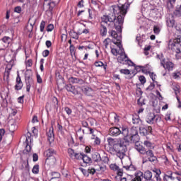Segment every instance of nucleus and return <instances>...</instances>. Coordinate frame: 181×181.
<instances>
[{
    "instance_id": "nucleus-1",
    "label": "nucleus",
    "mask_w": 181,
    "mask_h": 181,
    "mask_svg": "<svg viewBox=\"0 0 181 181\" xmlns=\"http://www.w3.org/2000/svg\"><path fill=\"white\" fill-rule=\"evenodd\" d=\"M134 2V0H127V3L113 6V13L107 15H103L101 19L100 27V36H107V27L103 23H112L114 25L116 30L120 33L122 32V24L127 12L129 8V5Z\"/></svg>"
},
{
    "instance_id": "nucleus-23",
    "label": "nucleus",
    "mask_w": 181,
    "mask_h": 181,
    "mask_svg": "<svg viewBox=\"0 0 181 181\" xmlns=\"http://www.w3.org/2000/svg\"><path fill=\"white\" fill-rule=\"evenodd\" d=\"M82 160L83 161L84 163H86V164L93 163V159H91V158H90L86 154H83L82 156Z\"/></svg>"
},
{
    "instance_id": "nucleus-64",
    "label": "nucleus",
    "mask_w": 181,
    "mask_h": 181,
    "mask_svg": "<svg viewBox=\"0 0 181 181\" xmlns=\"http://www.w3.org/2000/svg\"><path fill=\"white\" fill-rule=\"evenodd\" d=\"M175 29L177 32H181V24L178 23L175 25Z\"/></svg>"
},
{
    "instance_id": "nucleus-24",
    "label": "nucleus",
    "mask_w": 181,
    "mask_h": 181,
    "mask_svg": "<svg viewBox=\"0 0 181 181\" xmlns=\"http://www.w3.org/2000/svg\"><path fill=\"white\" fill-rule=\"evenodd\" d=\"M132 122L134 125H138L141 124V118H139V116L135 115L132 117Z\"/></svg>"
},
{
    "instance_id": "nucleus-44",
    "label": "nucleus",
    "mask_w": 181,
    "mask_h": 181,
    "mask_svg": "<svg viewBox=\"0 0 181 181\" xmlns=\"http://www.w3.org/2000/svg\"><path fill=\"white\" fill-rule=\"evenodd\" d=\"M45 26H46V22L45 21H41L40 26V32L45 31Z\"/></svg>"
},
{
    "instance_id": "nucleus-18",
    "label": "nucleus",
    "mask_w": 181,
    "mask_h": 181,
    "mask_svg": "<svg viewBox=\"0 0 181 181\" xmlns=\"http://www.w3.org/2000/svg\"><path fill=\"white\" fill-rule=\"evenodd\" d=\"M65 88L69 93H72V94H74V95H78V90H77V89H76V87L71 84L66 85Z\"/></svg>"
},
{
    "instance_id": "nucleus-40",
    "label": "nucleus",
    "mask_w": 181,
    "mask_h": 181,
    "mask_svg": "<svg viewBox=\"0 0 181 181\" xmlns=\"http://www.w3.org/2000/svg\"><path fill=\"white\" fill-rule=\"evenodd\" d=\"M119 71L121 74H124L125 76L131 74V71H129V69H120Z\"/></svg>"
},
{
    "instance_id": "nucleus-47",
    "label": "nucleus",
    "mask_w": 181,
    "mask_h": 181,
    "mask_svg": "<svg viewBox=\"0 0 181 181\" xmlns=\"http://www.w3.org/2000/svg\"><path fill=\"white\" fill-rule=\"evenodd\" d=\"M22 87H23V83H16L15 86V90L18 91L19 90H22Z\"/></svg>"
},
{
    "instance_id": "nucleus-58",
    "label": "nucleus",
    "mask_w": 181,
    "mask_h": 181,
    "mask_svg": "<svg viewBox=\"0 0 181 181\" xmlns=\"http://www.w3.org/2000/svg\"><path fill=\"white\" fill-rule=\"evenodd\" d=\"M33 162H37L39 160V156L36 153L33 154Z\"/></svg>"
},
{
    "instance_id": "nucleus-5",
    "label": "nucleus",
    "mask_w": 181,
    "mask_h": 181,
    "mask_svg": "<svg viewBox=\"0 0 181 181\" xmlns=\"http://www.w3.org/2000/svg\"><path fill=\"white\" fill-rule=\"evenodd\" d=\"M118 47L120 51V55L117 57V62L118 63H120L121 64H128L129 66H131V64H134V62L128 58V55L125 54V52L124 51V48L122 47V45L118 44Z\"/></svg>"
},
{
    "instance_id": "nucleus-13",
    "label": "nucleus",
    "mask_w": 181,
    "mask_h": 181,
    "mask_svg": "<svg viewBox=\"0 0 181 181\" xmlns=\"http://www.w3.org/2000/svg\"><path fill=\"white\" fill-rule=\"evenodd\" d=\"M140 135L142 136H146L149 134H152V127L148 126L147 127H139Z\"/></svg>"
},
{
    "instance_id": "nucleus-45",
    "label": "nucleus",
    "mask_w": 181,
    "mask_h": 181,
    "mask_svg": "<svg viewBox=\"0 0 181 181\" xmlns=\"http://www.w3.org/2000/svg\"><path fill=\"white\" fill-rule=\"evenodd\" d=\"M174 15H175V16H177V18L181 17V10L180 8H178L175 10V11L174 12Z\"/></svg>"
},
{
    "instance_id": "nucleus-43",
    "label": "nucleus",
    "mask_w": 181,
    "mask_h": 181,
    "mask_svg": "<svg viewBox=\"0 0 181 181\" xmlns=\"http://www.w3.org/2000/svg\"><path fill=\"white\" fill-rule=\"evenodd\" d=\"M79 169H80L81 172L83 173V175L86 176V177H88V176H89L88 170H87L83 168H80Z\"/></svg>"
},
{
    "instance_id": "nucleus-61",
    "label": "nucleus",
    "mask_w": 181,
    "mask_h": 181,
    "mask_svg": "<svg viewBox=\"0 0 181 181\" xmlns=\"http://www.w3.org/2000/svg\"><path fill=\"white\" fill-rule=\"evenodd\" d=\"M173 90L175 91V94L176 97H177V94H179L180 90H179V86H174Z\"/></svg>"
},
{
    "instance_id": "nucleus-11",
    "label": "nucleus",
    "mask_w": 181,
    "mask_h": 181,
    "mask_svg": "<svg viewBox=\"0 0 181 181\" xmlns=\"http://www.w3.org/2000/svg\"><path fill=\"white\" fill-rule=\"evenodd\" d=\"M109 160L110 159L108 158V157H103L100 161L102 165H99V168H97L96 170H98V172H100V170H102V172H104L105 169H107V166H105V165H108Z\"/></svg>"
},
{
    "instance_id": "nucleus-9",
    "label": "nucleus",
    "mask_w": 181,
    "mask_h": 181,
    "mask_svg": "<svg viewBox=\"0 0 181 181\" xmlns=\"http://www.w3.org/2000/svg\"><path fill=\"white\" fill-rule=\"evenodd\" d=\"M129 135L132 142H139V135H138L136 127H132L129 132Z\"/></svg>"
},
{
    "instance_id": "nucleus-28",
    "label": "nucleus",
    "mask_w": 181,
    "mask_h": 181,
    "mask_svg": "<svg viewBox=\"0 0 181 181\" xmlns=\"http://www.w3.org/2000/svg\"><path fill=\"white\" fill-rule=\"evenodd\" d=\"M176 0H167V6L168 9H173Z\"/></svg>"
},
{
    "instance_id": "nucleus-41",
    "label": "nucleus",
    "mask_w": 181,
    "mask_h": 181,
    "mask_svg": "<svg viewBox=\"0 0 181 181\" xmlns=\"http://www.w3.org/2000/svg\"><path fill=\"white\" fill-rule=\"evenodd\" d=\"M132 64V66H134L135 67V70H136L137 72H139V71H141V70H142L143 69H145L144 66H136L135 64H134V63H133V64Z\"/></svg>"
},
{
    "instance_id": "nucleus-39",
    "label": "nucleus",
    "mask_w": 181,
    "mask_h": 181,
    "mask_svg": "<svg viewBox=\"0 0 181 181\" xmlns=\"http://www.w3.org/2000/svg\"><path fill=\"white\" fill-rule=\"evenodd\" d=\"M33 173L35 175H37L39 173V165H34L33 170H32Z\"/></svg>"
},
{
    "instance_id": "nucleus-42",
    "label": "nucleus",
    "mask_w": 181,
    "mask_h": 181,
    "mask_svg": "<svg viewBox=\"0 0 181 181\" xmlns=\"http://www.w3.org/2000/svg\"><path fill=\"white\" fill-rule=\"evenodd\" d=\"M155 88V83H151L150 85L146 88V91H152Z\"/></svg>"
},
{
    "instance_id": "nucleus-59",
    "label": "nucleus",
    "mask_w": 181,
    "mask_h": 181,
    "mask_svg": "<svg viewBox=\"0 0 181 181\" xmlns=\"http://www.w3.org/2000/svg\"><path fill=\"white\" fill-rule=\"evenodd\" d=\"M14 12H16V13H21L22 12V8L21 6L15 7Z\"/></svg>"
},
{
    "instance_id": "nucleus-7",
    "label": "nucleus",
    "mask_w": 181,
    "mask_h": 181,
    "mask_svg": "<svg viewBox=\"0 0 181 181\" xmlns=\"http://www.w3.org/2000/svg\"><path fill=\"white\" fill-rule=\"evenodd\" d=\"M161 120L162 117L159 115H155V113H149L146 118V123L151 125L158 124Z\"/></svg>"
},
{
    "instance_id": "nucleus-52",
    "label": "nucleus",
    "mask_w": 181,
    "mask_h": 181,
    "mask_svg": "<svg viewBox=\"0 0 181 181\" xmlns=\"http://www.w3.org/2000/svg\"><path fill=\"white\" fill-rule=\"evenodd\" d=\"M110 168V169H112V170H114L115 172H117L119 167L116 164H111Z\"/></svg>"
},
{
    "instance_id": "nucleus-48",
    "label": "nucleus",
    "mask_w": 181,
    "mask_h": 181,
    "mask_svg": "<svg viewBox=\"0 0 181 181\" xmlns=\"http://www.w3.org/2000/svg\"><path fill=\"white\" fill-rule=\"evenodd\" d=\"M110 44V38H106L104 41H103V45L105 46V49H108V45Z\"/></svg>"
},
{
    "instance_id": "nucleus-16",
    "label": "nucleus",
    "mask_w": 181,
    "mask_h": 181,
    "mask_svg": "<svg viewBox=\"0 0 181 181\" xmlns=\"http://www.w3.org/2000/svg\"><path fill=\"white\" fill-rule=\"evenodd\" d=\"M68 80L71 84H84V81L80 78L71 76Z\"/></svg>"
},
{
    "instance_id": "nucleus-36",
    "label": "nucleus",
    "mask_w": 181,
    "mask_h": 181,
    "mask_svg": "<svg viewBox=\"0 0 181 181\" xmlns=\"http://www.w3.org/2000/svg\"><path fill=\"white\" fill-rule=\"evenodd\" d=\"M83 153H76V154L75 155V157H74V160H81V159H83Z\"/></svg>"
},
{
    "instance_id": "nucleus-19",
    "label": "nucleus",
    "mask_w": 181,
    "mask_h": 181,
    "mask_svg": "<svg viewBox=\"0 0 181 181\" xmlns=\"http://www.w3.org/2000/svg\"><path fill=\"white\" fill-rule=\"evenodd\" d=\"M47 140L49 142V144H52L53 141H54V133L53 132V127H50L49 129V131L47 132Z\"/></svg>"
},
{
    "instance_id": "nucleus-26",
    "label": "nucleus",
    "mask_w": 181,
    "mask_h": 181,
    "mask_svg": "<svg viewBox=\"0 0 181 181\" xmlns=\"http://www.w3.org/2000/svg\"><path fill=\"white\" fill-rule=\"evenodd\" d=\"M166 23L168 28H173L175 26V20L173 18H167Z\"/></svg>"
},
{
    "instance_id": "nucleus-21",
    "label": "nucleus",
    "mask_w": 181,
    "mask_h": 181,
    "mask_svg": "<svg viewBox=\"0 0 181 181\" xmlns=\"http://www.w3.org/2000/svg\"><path fill=\"white\" fill-rule=\"evenodd\" d=\"M92 160L93 162L100 163L101 162V156L98 153H95L92 154Z\"/></svg>"
},
{
    "instance_id": "nucleus-57",
    "label": "nucleus",
    "mask_w": 181,
    "mask_h": 181,
    "mask_svg": "<svg viewBox=\"0 0 181 181\" xmlns=\"http://www.w3.org/2000/svg\"><path fill=\"white\" fill-rule=\"evenodd\" d=\"M5 135V129H0V142L2 141V137Z\"/></svg>"
},
{
    "instance_id": "nucleus-56",
    "label": "nucleus",
    "mask_w": 181,
    "mask_h": 181,
    "mask_svg": "<svg viewBox=\"0 0 181 181\" xmlns=\"http://www.w3.org/2000/svg\"><path fill=\"white\" fill-rule=\"evenodd\" d=\"M136 95L141 96L143 94L142 90H141V88H137L136 89Z\"/></svg>"
},
{
    "instance_id": "nucleus-22",
    "label": "nucleus",
    "mask_w": 181,
    "mask_h": 181,
    "mask_svg": "<svg viewBox=\"0 0 181 181\" xmlns=\"http://www.w3.org/2000/svg\"><path fill=\"white\" fill-rule=\"evenodd\" d=\"M45 155L47 158H51V156H54V155H56V151L53 148H49L45 151Z\"/></svg>"
},
{
    "instance_id": "nucleus-30",
    "label": "nucleus",
    "mask_w": 181,
    "mask_h": 181,
    "mask_svg": "<svg viewBox=\"0 0 181 181\" xmlns=\"http://www.w3.org/2000/svg\"><path fill=\"white\" fill-rule=\"evenodd\" d=\"M120 134H122V135H123V136H124V138H127V136H128V135H129V130L127 127H123V128H122Z\"/></svg>"
},
{
    "instance_id": "nucleus-34",
    "label": "nucleus",
    "mask_w": 181,
    "mask_h": 181,
    "mask_svg": "<svg viewBox=\"0 0 181 181\" xmlns=\"http://www.w3.org/2000/svg\"><path fill=\"white\" fill-rule=\"evenodd\" d=\"M2 42L5 43L6 46H9V44L11 43V37H4L1 39Z\"/></svg>"
},
{
    "instance_id": "nucleus-14",
    "label": "nucleus",
    "mask_w": 181,
    "mask_h": 181,
    "mask_svg": "<svg viewBox=\"0 0 181 181\" xmlns=\"http://www.w3.org/2000/svg\"><path fill=\"white\" fill-rule=\"evenodd\" d=\"M134 143H135L134 148L136 149V151H137L139 153H141V155H145L146 148H145V147L142 146V144H141V143H139V141H136Z\"/></svg>"
},
{
    "instance_id": "nucleus-17",
    "label": "nucleus",
    "mask_w": 181,
    "mask_h": 181,
    "mask_svg": "<svg viewBox=\"0 0 181 181\" xmlns=\"http://www.w3.org/2000/svg\"><path fill=\"white\" fill-rule=\"evenodd\" d=\"M109 134L112 136H118V135H121V130L118 127H111L109 130Z\"/></svg>"
},
{
    "instance_id": "nucleus-50",
    "label": "nucleus",
    "mask_w": 181,
    "mask_h": 181,
    "mask_svg": "<svg viewBox=\"0 0 181 181\" xmlns=\"http://www.w3.org/2000/svg\"><path fill=\"white\" fill-rule=\"evenodd\" d=\"M139 80L142 84H145L146 83V78H145V76H140Z\"/></svg>"
},
{
    "instance_id": "nucleus-4",
    "label": "nucleus",
    "mask_w": 181,
    "mask_h": 181,
    "mask_svg": "<svg viewBox=\"0 0 181 181\" xmlns=\"http://www.w3.org/2000/svg\"><path fill=\"white\" fill-rule=\"evenodd\" d=\"M132 179L131 181H142V179H145V181H155L152 178V172L147 170L144 173L141 171H137L134 173V175H129L127 179Z\"/></svg>"
},
{
    "instance_id": "nucleus-25",
    "label": "nucleus",
    "mask_w": 181,
    "mask_h": 181,
    "mask_svg": "<svg viewBox=\"0 0 181 181\" xmlns=\"http://www.w3.org/2000/svg\"><path fill=\"white\" fill-rule=\"evenodd\" d=\"M107 142L110 146H113V149H114L115 145H117L118 144V141H117V139H114L112 138H108Z\"/></svg>"
},
{
    "instance_id": "nucleus-54",
    "label": "nucleus",
    "mask_w": 181,
    "mask_h": 181,
    "mask_svg": "<svg viewBox=\"0 0 181 181\" xmlns=\"http://www.w3.org/2000/svg\"><path fill=\"white\" fill-rule=\"evenodd\" d=\"M69 50H70L71 54H74V53H76V49L74 48V45H71L69 47Z\"/></svg>"
},
{
    "instance_id": "nucleus-38",
    "label": "nucleus",
    "mask_w": 181,
    "mask_h": 181,
    "mask_svg": "<svg viewBox=\"0 0 181 181\" xmlns=\"http://www.w3.org/2000/svg\"><path fill=\"white\" fill-rule=\"evenodd\" d=\"M138 105H145V99H144L142 97H140L137 100Z\"/></svg>"
},
{
    "instance_id": "nucleus-51",
    "label": "nucleus",
    "mask_w": 181,
    "mask_h": 181,
    "mask_svg": "<svg viewBox=\"0 0 181 181\" xmlns=\"http://www.w3.org/2000/svg\"><path fill=\"white\" fill-rule=\"evenodd\" d=\"M54 29V25L53 24H49L47 27V32H52Z\"/></svg>"
},
{
    "instance_id": "nucleus-32",
    "label": "nucleus",
    "mask_w": 181,
    "mask_h": 181,
    "mask_svg": "<svg viewBox=\"0 0 181 181\" xmlns=\"http://www.w3.org/2000/svg\"><path fill=\"white\" fill-rule=\"evenodd\" d=\"M95 67H103L104 70H107V65H105L101 61L95 62Z\"/></svg>"
},
{
    "instance_id": "nucleus-20",
    "label": "nucleus",
    "mask_w": 181,
    "mask_h": 181,
    "mask_svg": "<svg viewBox=\"0 0 181 181\" xmlns=\"http://www.w3.org/2000/svg\"><path fill=\"white\" fill-rule=\"evenodd\" d=\"M81 31L79 30H78V32L76 33L74 30H71L69 32V36H71V37H72V39H75L76 40H78V35H81Z\"/></svg>"
},
{
    "instance_id": "nucleus-49",
    "label": "nucleus",
    "mask_w": 181,
    "mask_h": 181,
    "mask_svg": "<svg viewBox=\"0 0 181 181\" xmlns=\"http://www.w3.org/2000/svg\"><path fill=\"white\" fill-rule=\"evenodd\" d=\"M47 6H48V9L50 12H52V11H53V6H54V3L53 2H49L47 4Z\"/></svg>"
},
{
    "instance_id": "nucleus-63",
    "label": "nucleus",
    "mask_w": 181,
    "mask_h": 181,
    "mask_svg": "<svg viewBox=\"0 0 181 181\" xmlns=\"http://www.w3.org/2000/svg\"><path fill=\"white\" fill-rule=\"evenodd\" d=\"M88 175H94L95 173V170L94 168L88 169Z\"/></svg>"
},
{
    "instance_id": "nucleus-53",
    "label": "nucleus",
    "mask_w": 181,
    "mask_h": 181,
    "mask_svg": "<svg viewBox=\"0 0 181 181\" xmlns=\"http://www.w3.org/2000/svg\"><path fill=\"white\" fill-rule=\"evenodd\" d=\"M91 4L96 8H100V4H98V1L97 0H91Z\"/></svg>"
},
{
    "instance_id": "nucleus-60",
    "label": "nucleus",
    "mask_w": 181,
    "mask_h": 181,
    "mask_svg": "<svg viewBox=\"0 0 181 181\" xmlns=\"http://www.w3.org/2000/svg\"><path fill=\"white\" fill-rule=\"evenodd\" d=\"M160 173H161V172H160V170H159L158 173H156V174L155 175V177H156L157 181H160L161 180L160 175Z\"/></svg>"
},
{
    "instance_id": "nucleus-55",
    "label": "nucleus",
    "mask_w": 181,
    "mask_h": 181,
    "mask_svg": "<svg viewBox=\"0 0 181 181\" xmlns=\"http://www.w3.org/2000/svg\"><path fill=\"white\" fill-rule=\"evenodd\" d=\"M49 54H50V51H49L48 49H45L42 52L43 57H47V56H49Z\"/></svg>"
},
{
    "instance_id": "nucleus-35",
    "label": "nucleus",
    "mask_w": 181,
    "mask_h": 181,
    "mask_svg": "<svg viewBox=\"0 0 181 181\" xmlns=\"http://www.w3.org/2000/svg\"><path fill=\"white\" fill-rule=\"evenodd\" d=\"M91 139H94L95 145H100V144H101V139H100V138L98 136H95V135H93Z\"/></svg>"
},
{
    "instance_id": "nucleus-29",
    "label": "nucleus",
    "mask_w": 181,
    "mask_h": 181,
    "mask_svg": "<svg viewBox=\"0 0 181 181\" xmlns=\"http://www.w3.org/2000/svg\"><path fill=\"white\" fill-rule=\"evenodd\" d=\"M144 144L145 146L148 148V149H150V150L155 149V146L153 145V144L151 143V141H145Z\"/></svg>"
},
{
    "instance_id": "nucleus-37",
    "label": "nucleus",
    "mask_w": 181,
    "mask_h": 181,
    "mask_svg": "<svg viewBox=\"0 0 181 181\" xmlns=\"http://www.w3.org/2000/svg\"><path fill=\"white\" fill-rule=\"evenodd\" d=\"M28 139H25V145H26V146H25V151H26V152H30V151H32V146H30L29 145V141L28 142Z\"/></svg>"
},
{
    "instance_id": "nucleus-3",
    "label": "nucleus",
    "mask_w": 181,
    "mask_h": 181,
    "mask_svg": "<svg viewBox=\"0 0 181 181\" xmlns=\"http://www.w3.org/2000/svg\"><path fill=\"white\" fill-rule=\"evenodd\" d=\"M127 145H128V141L125 139H120L116 145H115L114 151L117 153V158L119 159H124L125 157V152L128 151L127 148Z\"/></svg>"
},
{
    "instance_id": "nucleus-8",
    "label": "nucleus",
    "mask_w": 181,
    "mask_h": 181,
    "mask_svg": "<svg viewBox=\"0 0 181 181\" xmlns=\"http://www.w3.org/2000/svg\"><path fill=\"white\" fill-rule=\"evenodd\" d=\"M32 71L27 69L25 71V83H26V91L29 93L30 91V87L33 84V79L31 77Z\"/></svg>"
},
{
    "instance_id": "nucleus-27",
    "label": "nucleus",
    "mask_w": 181,
    "mask_h": 181,
    "mask_svg": "<svg viewBox=\"0 0 181 181\" xmlns=\"http://www.w3.org/2000/svg\"><path fill=\"white\" fill-rule=\"evenodd\" d=\"M124 169H126V170L130 171V172H134L136 170V168L132 165L130 164L129 165H124L123 166Z\"/></svg>"
},
{
    "instance_id": "nucleus-33",
    "label": "nucleus",
    "mask_w": 181,
    "mask_h": 181,
    "mask_svg": "<svg viewBox=\"0 0 181 181\" xmlns=\"http://www.w3.org/2000/svg\"><path fill=\"white\" fill-rule=\"evenodd\" d=\"M68 153L69 158L74 159L77 153H76L72 148H68Z\"/></svg>"
},
{
    "instance_id": "nucleus-15",
    "label": "nucleus",
    "mask_w": 181,
    "mask_h": 181,
    "mask_svg": "<svg viewBox=\"0 0 181 181\" xmlns=\"http://www.w3.org/2000/svg\"><path fill=\"white\" fill-rule=\"evenodd\" d=\"M82 92L85 95H88V97H93L94 94V90L93 88L88 87V86H83L81 88Z\"/></svg>"
},
{
    "instance_id": "nucleus-10",
    "label": "nucleus",
    "mask_w": 181,
    "mask_h": 181,
    "mask_svg": "<svg viewBox=\"0 0 181 181\" xmlns=\"http://www.w3.org/2000/svg\"><path fill=\"white\" fill-rule=\"evenodd\" d=\"M159 59L160 60L161 66H163L165 70H168V71H172V70H173V63L171 62H165V57H163V55H161Z\"/></svg>"
},
{
    "instance_id": "nucleus-2",
    "label": "nucleus",
    "mask_w": 181,
    "mask_h": 181,
    "mask_svg": "<svg viewBox=\"0 0 181 181\" xmlns=\"http://www.w3.org/2000/svg\"><path fill=\"white\" fill-rule=\"evenodd\" d=\"M181 35L175 33L174 35V39H171L168 42V49L175 52L177 59L181 57Z\"/></svg>"
},
{
    "instance_id": "nucleus-46",
    "label": "nucleus",
    "mask_w": 181,
    "mask_h": 181,
    "mask_svg": "<svg viewBox=\"0 0 181 181\" xmlns=\"http://www.w3.org/2000/svg\"><path fill=\"white\" fill-rule=\"evenodd\" d=\"M45 64V59H41L40 61V69L41 71H45V68L43 66V64Z\"/></svg>"
},
{
    "instance_id": "nucleus-12",
    "label": "nucleus",
    "mask_w": 181,
    "mask_h": 181,
    "mask_svg": "<svg viewBox=\"0 0 181 181\" xmlns=\"http://www.w3.org/2000/svg\"><path fill=\"white\" fill-rule=\"evenodd\" d=\"M110 35L112 36V37H113L112 42L114 43V45H116L118 47V44L119 45H122L121 44V36H119L118 34L117 33V31L115 30H112L110 32Z\"/></svg>"
},
{
    "instance_id": "nucleus-31",
    "label": "nucleus",
    "mask_w": 181,
    "mask_h": 181,
    "mask_svg": "<svg viewBox=\"0 0 181 181\" xmlns=\"http://www.w3.org/2000/svg\"><path fill=\"white\" fill-rule=\"evenodd\" d=\"M6 62L8 63V66H13V62H15V55H13L12 58H11V56H8L6 58Z\"/></svg>"
},
{
    "instance_id": "nucleus-6",
    "label": "nucleus",
    "mask_w": 181,
    "mask_h": 181,
    "mask_svg": "<svg viewBox=\"0 0 181 181\" xmlns=\"http://www.w3.org/2000/svg\"><path fill=\"white\" fill-rule=\"evenodd\" d=\"M144 155H146V158H143V163H146V162L155 163L158 162V158L155 156L153 151L151 149L146 150Z\"/></svg>"
},
{
    "instance_id": "nucleus-62",
    "label": "nucleus",
    "mask_w": 181,
    "mask_h": 181,
    "mask_svg": "<svg viewBox=\"0 0 181 181\" xmlns=\"http://www.w3.org/2000/svg\"><path fill=\"white\" fill-rule=\"evenodd\" d=\"M153 32L156 35H159V32H160V30L158 28V26H154Z\"/></svg>"
}]
</instances>
